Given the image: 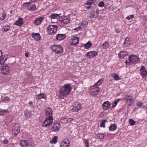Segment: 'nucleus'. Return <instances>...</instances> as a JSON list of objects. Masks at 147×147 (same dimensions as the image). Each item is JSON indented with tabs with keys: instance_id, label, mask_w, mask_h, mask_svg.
<instances>
[{
	"instance_id": "1",
	"label": "nucleus",
	"mask_w": 147,
	"mask_h": 147,
	"mask_svg": "<svg viewBox=\"0 0 147 147\" xmlns=\"http://www.w3.org/2000/svg\"><path fill=\"white\" fill-rule=\"evenodd\" d=\"M72 89L71 84H68L61 86L60 88L59 91V96L61 99V97H64L68 94Z\"/></svg>"
},
{
	"instance_id": "2",
	"label": "nucleus",
	"mask_w": 147,
	"mask_h": 147,
	"mask_svg": "<svg viewBox=\"0 0 147 147\" xmlns=\"http://www.w3.org/2000/svg\"><path fill=\"white\" fill-rule=\"evenodd\" d=\"M51 49L56 54H61L63 50V47L59 45H53Z\"/></svg>"
},
{
	"instance_id": "3",
	"label": "nucleus",
	"mask_w": 147,
	"mask_h": 147,
	"mask_svg": "<svg viewBox=\"0 0 147 147\" xmlns=\"http://www.w3.org/2000/svg\"><path fill=\"white\" fill-rule=\"evenodd\" d=\"M129 59V61L126 60L125 61V64L127 65H129L134 63H136L138 60V58L135 55H133L130 56Z\"/></svg>"
},
{
	"instance_id": "4",
	"label": "nucleus",
	"mask_w": 147,
	"mask_h": 147,
	"mask_svg": "<svg viewBox=\"0 0 147 147\" xmlns=\"http://www.w3.org/2000/svg\"><path fill=\"white\" fill-rule=\"evenodd\" d=\"M58 27L57 25H49L47 29L48 34L50 35H54L56 32Z\"/></svg>"
},
{
	"instance_id": "5",
	"label": "nucleus",
	"mask_w": 147,
	"mask_h": 147,
	"mask_svg": "<svg viewBox=\"0 0 147 147\" xmlns=\"http://www.w3.org/2000/svg\"><path fill=\"white\" fill-rule=\"evenodd\" d=\"M10 68L8 65L7 64H3L1 67V72L4 75L8 74L10 71Z\"/></svg>"
},
{
	"instance_id": "6",
	"label": "nucleus",
	"mask_w": 147,
	"mask_h": 147,
	"mask_svg": "<svg viewBox=\"0 0 147 147\" xmlns=\"http://www.w3.org/2000/svg\"><path fill=\"white\" fill-rule=\"evenodd\" d=\"M79 41V38L76 36H72L69 40V43L72 45L76 46L78 45Z\"/></svg>"
},
{
	"instance_id": "7",
	"label": "nucleus",
	"mask_w": 147,
	"mask_h": 147,
	"mask_svg": "<svg viewBox=\"0 0 147 147\" xmlns=\"http://www.w3.org/2000/svg\"><path fill=\"white\" fill-rule=\"evenodd\" d=\"M53 118L46 117V118L42 124V126L45 127H47L50 126L53 123Z\"/></svg>"
},
{
	"instance_id": "8",
	"label": "nucleus",
	"mask_w": 147,
	"mask_h": 147,
	"mask_svg": "<svg viewBox=\"0 0 147 147\" xmlns=\"http://www.w3.org/2000/svg\"><path fill=\"white\" fill-rule=\"evenodd\" d=\"M93 87L90 89V92L92 95H96L98 94L100 91V88L98 86H92Z\"/></svg>"
},
{
	"instance_id": "9",
	"label": "nucleus",
	"mask_w": 147,
	"mask_h": 147,
	"mask_svg": "<svg viewBox=\"0 0 147 147\" xmlns=\"http://www.w3.org/2000/svg\"><path fill=\"white\" fill-rule=\"evenodd\" d=\"M98 54V53L95 51H92L88 52L86 55V57L88 58H91L96 57Z\"/></svg>"
},
{
	"instance_id": "10",
	"label": "nucleus",
	"mask_w": 147,
	"mask_h": 147,
	"mask_svg": "<svg viewBox=\"0 0 147 147\" xmlns=\"http://www.w3.org/2000/svg\"><path fill=\"white\" fill-rule=\"evenodd\" d=\"M72 111L74 112H77L81 108L82 105L80 103H74L73 105Z\"/></svg>"
},
{
	"instance_id": "11",
	"label": "nucleus",
	"mask_w": 147,
	"mask_h": 147,
	"mask_svg": "<svg viewBox=\"0 0 147 147\" xmlns=\"http://www.w3.org/2000/svg\"><path fill=\"white\" fill-rule=\"evenodd\" d=\"M140 73L142 77L146 79L147 77V71L144 66H142L140 69Z\"/></svg>"
},
{
	"instance_id": "12",
	"label": "nucleus",
	"mask_w": 147,
	"mask_h": 147,
	"mask_svg": "<svg viewBox=\"0 0 147 147\" xmlns=\"http://www.w3.org/2000/svg\"><path fill=\"white\" fill-rule=\"evenodd\" d=\"M20 125L19 123H16L13 126V131L15 135H17L20 131Z\"/></svg>"
},
{
	"instance_id": "13",
	"label": "nucleus",
	"mask_w": 147,
	"mask_h": 147,
	"mask_svg": "<svg viewBox=\"0 0 147 147\" xmlns=\"http://www.w3.org/2000/svg\"><path fill=\"white\" fill-rule=\"evenodd\" d=\"M73 119L71 118H68L66 117H63L61 118L59 122L61 123H68L72 121Z\"/></svg>"
},
{
	"instance_id": "14",
	"label": "nucleus",
	"mask_w": 147,
	"mask_h": 147,
	"mask_svg": "<svg viewBox=\"0 0 147 147\" xmlns=\"http://www.w3.org/2000/svg\"><path fill=\"white\" fill-rule=\"evenodd\" d=\"M46 117L53 118V111L50 108H48L45 109Z\"/></svg>"
},
{
	"instance_id": "15",
	"label": "nucleus",
	"mask_w": 147,
	"mask_h": 147,
	"mask_svg": "<svg viewBox=\"0 0 147 147\" xmlns=\"http://www.w3.org/2000/svg\"><path fill=\"white\" fill-rule=\"evenodd\" d=\"M70 18L68 16H66L62 17L60 16L59 21H62L63 23L64 24H67L70 21Z\"/></svg>"
},
{
	"instance_id": "16",
	"label": "nucleus",
	"mask_w": 147,
	"mask_h": 147,
	"mask_svg": "<svg viewBox=\"0 0 147 147\" xmlns=\"http://www.w3.org/2000/svg\"><path fill=\"white\" fill-rule=\"evenodd\" d=\"M99 11H93L89 13V17L91 18H96L99 15Z\"/></svg>"
},
{
	"instance_id": "17",
	"label": "nucleus",
	"mask_w": 147,
	"mask_h": 147,
	"mask_svg": "<svg viewBox=\"0 0 147 147\" xmlns=\"http://www.w3.org/2000/svg\"><path fill=\"white\" fill-rule=\"evenodd\" d=\"M8 57L7 55H3L0 57V65H2L7 60Z\"/></svg>"
},
{
	"instance_id": "18",
	"label": "nucleus",
	"mask_w": 147,
	"mask_h": 147,
	"mask_svg": "<svg viewBox=\"0 0 147 147\" xmlns=\"http://www.w3.org/2000/svg\"><path fill=\"white\" fill-rule=\"evenodd\" d=\"M65 34H58L56 36V39L57 40L60 41L64 39L66 37Z\"/></svg>"
},
{
	"instance_id": "19",
	"label": "nucleus",
	"mask_w": 147,
	"mask_h": 147,
	"mask_svg": "<svg viewBox=\"0 0 147 147\" xmlns=\"http://www.w3.org/2000/svg\"><path fill=\"white\" fill-rule=\"evenodd\" d=\"M60 125L59 123H56L53 125L51 128V130L53 131H57L60 128Z\"/></svg>"
},
{
	"instance_id": "20",
	"label": "nucleus",
	"mask_w": 147,
	"mask_h": 147,
	"mask_svg": "<svg viewBox=\"0 0 147 147\" xmlns=\"http://www.w3.org/2000/svg\"><path fill=\"white\" fill-rule=\"evenodd\" d=\"M69 141L67 140H65L61 142V147H69Z\"/></svg>"
},
{
	"instance_id": "21",
	"label": "nucleus",
	"mask_w": 147,
	"mask_h": 147,
	"mask_svg": "<svg viewBox=\"0 0 147 147\" xmlns=\"http://www.w3.org/2000/svg\"><path fill=\"white\" fill-rule=\"evenodd\" d=\"M111 105L110 103L108 101H105L103 103L102 107L104 110L108 109Z\"/></svg>"
},
{
	"instance_id": "22",
	"label": "nucleus",
	"mask_w": 147,
	"mask_h": 147,
	"mask_svg": "<svg viewBox=\"0 0 147 147\" xmlns=\"http://www.w3.org/2000/svg\"><path fill=\"white\" fill-rule=\"evenodd\" d=\"M31 36L32 38L36 41L39 40L40 38V36L38 33H32Z\"/></svg>"
},
{
	"instance_id": "23",
	"label": "nucleus",
	"mask_w": 147,
	"mask_h": 147,
	"mask_svg": "<svg viewBox=\"0 0 147 147\" xmlns=\"http://www.w3.org/2000/svg\"><path fill=\"white\" fill-rule=\"evenodd\" d=\"M44 18L40 17L35 20L33 23L36 25H39L41 24Z\"/></svg>"
},
{
	"instance_id": "24",
	"label": "nucleus",
	"mask_w": 147,
	"mask_h": 147,
	"mask_svg": "<svg viewBox=\"0 0 147 147\" xmlns=\"http://www.w3.org/2000/svg\"><path fill=\"white\" fill-rule=\"evenodd\" d=\"M46 97V95L43 93H40L36 95V98L37 100L45 99Z\"/></svg>"
},
{
	"instance_id": "25",
	"label": "nucleus",
	"mask_w": 147,
	"mask_h": 147,
	"mask_svg": "<svg viewBox=\"0 0 147 147\" xmlns=\"http://www.w3.org/2000/svg\"><path fill=\"white\" fill-rule=\"evenodd\" d=\"M124 99L129 103H131L133 101V98L131 96L127 95L125 96Z\"/></svg>"
},
{
	"instance_id": "26",
	"label": "nucleus",
	"mask_w": 147,
	"mask_h": 147,
	"mask_svg": "<svg viewBox=\"0 0 147 147\" xmlns=\"http://www.w3.org/2000/svg\"><path fill=\"white\" fill-rule=\"evenodd\" d=\"M60 17V16L59 14L55 13L51 14L50 16V18L51 19H56L57 20V19H59V20Z\"/></svg>"
},
{
	"instance_id": "27",
	"label": "nucleus",
	"mask_w": 147,
	"mask_h": 147,
	"mask_svg": "<svg viewBox=\"0 0 147 147\" xmlns=\"http://www.w3.org/2000/svg\"><path fill=\"white\" fill-rule=\"evenodd\" d=\"M23 23V19L22 18H20L15 23L16 25L19 26H21Z\"/></svg>"
},
{
	"instance_id": "28",
	"label": "nucleus",
	"mask_w": 147,
	"mask_h": 147,
	"mask_svg": "<svg viewBox=\"0 0 147 147\" xmlns=\"http://www.w3.org/2000/svg\"><path fill=\"white\" fill-rule=\"evenodd\" d=\"M128 55L127 52L126 51H121L119 54V56L120 58H123Z\"/></svg>"
},
{
	"instance_id": "29",
	"label": "nucleus",
	"mask_w": 147,
	"mask_h": 147,
	"mask_svg": "<svg viewBox=\"0 0 147 147\" xmlns=\"http://www.w3.org/2000/svg\"><path fill=\"white\" fill-rule=\"evenodd\" d=\"M104 79L103 78L100 79L96 83H95L93 85V86H98L101 85L102 82H103Z\"/></svg>"
},
{
	"instance_id": "30",
	"label": "nucleus",
	"mask_w": 147,
	"mask_h": 147,
	"mask_svg": "<svg viewBox=\"0 0 147 147\" xmlns=\"http://www.w3.org/2000/svg\"><path fill=\"white\" fill-rule=\"evenodd\" d=\"M88 25V23L83 22L79 24V26L81 29H84L86 28Z\"/></svg>"
},
{
	"instance_id": "31",
	"label": "nucleus",
	"mask_w": 147,
	"mask_h": 147,
	"mask_svg": "<svg viewBox=\"0 0 147 147\" xmlns=\"http://www.w3.org/2000/svg\"><path fill=\"white\" fill-rule=\"evenodd\" d=\"M20 145L22 147H27L28 146V142L25 140H22L20 142Z\"/></svg>"
},
{
	"instance_id": "32",
	"label": "nucleus",
	"mask_w": 147,
	"mask_h": 147,
	"mask_svg": "<svg viewBox=\"0 0 147 147\" xmlns=\"http://www.w3.org/2000/svg\"><path fill=\"white\" fill-rule=\"evenodd\" d=\"M94 2L93 0H88L86 3V7L87 9H90L91 7V5Z\"/></svg>"
},
{
	"instance_id": "33",
	"label": "nucleus",
	"mask_w": 147,
	"mask_h": 147,
	"mask_svg": "<svg viewBox=\"0 0 147 147\" xmlns=\"http://www.w3.org/2000/svg\"><path fill=\"white\" fill-rule=\"evenodd\" d=\"M117 128V126L115 124L111 125L109 127V130L111 131H113L115 130Z\"/></svg>"
},
{
	"instance_id": "34",
	"label": "nucleus",
	"mask_w": 147,
	"mask_h": 147,
	"mask_svg": "<svg viewBox=\"0 0 147 147\" xmlns=\"http://www.w3.org/2000/svg\"><path fill=\"white\" fill-rule=\"evenodd\" d=\"M92 44L90 41H89L88 42L84 44V47L85 49H88L92 46Z\"/></svg>"
},
{
	"instance_id": "35",
	"label": "nucleus",
	"mask_w": 147,
	"mask_h": 147,
	"mask_svg": "<svg viewBox=\"0 0 147 147\" xmlns=\"http://www.w3.org/2000/svg\"><path fill=\"white\" fill-rule=\"evenodd\" d=\"M97 136L98 140L100 141L104 138V135L102 133H99L97 135Z\"/></svg>"
},
{
	"instance_id": "36",
	"label": "nucleus",
	"mask_w": 147,
	"mask_h": 147,
	"mask_svg": "<svg viewBox=\"0 0 147 147\" xmlns=\"http://www.w3.org/2000/svg\"><path fill=\"white\" fill-rule=\"evenodd\" d=\"M111 76L114 78L115 80H120V78L118 75L115 73L114 74H112Z\"/></svg>"
},
{
	"instance_id": "37",
	"label": "nucleus",
	"mask_w": 147,
	"mask_h": 147,
	"mask_svg": "<svg viewBox=\"0 0 147 147\" xmlns=\"http://www.w3.org/2000/svg\"><path fill=\"white\" fill-rule=\"evenodd\" d=\"M10 28V26L7 25H6L3 26V31L5 32H6L8 31Z\"/></svg>"
},
{
	"instance_id": "38",
	"label": "nucleus",
	"mask_w": 147,
	"mask_h": 147,
	"mask_svg": "<svg viewBox=\"0 0 147 147\" xmlns=\"http://www.w3.org/2000/svg\"><path fill=\"white\" fill-rule=\"evenodd\" d=\"M109 46V44L108 42L105 41L102 44V47L104 49H107Z\"/></svg>"
},
{
	"instance_id": "39",
	"label": "nucleus",
	"mask_w": 147,
	"mask_h": 147,
	"mask_svg": "<svg viewBox=\"0 0 147 147\" xmlns=\"http://www.w3.org/2000/svg\"><path fill=\"white\" fill-rule=\"evenodd\" d=\"M57 137L55 136L50 141V142L51 144H55L57 142Z\"/></svg>"
},
{
	"instance_id": "40",
	"label": "nucleus",
	"mask_w": 147,
	"mask_h": 147,
	"mask_svg": "<svg viewBox=\"0 0 147 147\" xmlns=\"http://www.w3.org/2000/svg\"><path fill=\"white\" fill-rule=\"evenodd\" d=\"M107 121V120H105L102 121L100 124V127H101L105 128V123Z\"/></svg>"
},
{
	"instance_id": "41",
	"label": "nucleus",
	"mask_w": 147,
	"mask_h": 147,
	"mask_svg": "<svg viewBox=\"0 0 147 147\" xmlns=\"http://www.w3.org/2000/svg\"><path fill=\"white\" fill-rule=\"evenodd\" d=\"M120 100L117 99V100L115 101L113 103V104L112 105L111 107V108H114L115 107L117 106V104L119 102Z\"/></svg>"
},
{
	"instance_id": "42",
	"label": "nucleus",
	"mask_w": 147,
	"mask_h": 147,
	"mask_svg": "<svg viewBox=\"0 0 147 147\" xmlns=\"http://www.w3.org/2000/svg\"><path fill=\"white\" fill-rule=\"evenodd\" d=\"M129 122L130 125L132 126L135 124L136 122L132 119H130L129 120Z\"/></svg>"
},
{
	"instance_id": "43",
	"label": "nucleus",
	"mask_w": 147,
	"mask_h": 147,
	"mask_svg": "<svg viewBox=\"0 0 147 147\" xmlns=\"http://www.w3.org/2000/svg\"><path fill=\"white\" fill-rule=\"evenodd\" d=\"M8 112L7 110H4L0 111V115H5Z\"/></svg>"
},
{
	"instance_id": "44",
	"label": "nucleus",
	"mask_w": 147,
	"mask_h": 147,
	"mask_svg": "<svg viewBox=\"0 0 147 147\" xmlns=\"http://www.w3.org/2000/svg\"><path fill=\"white\" fill-rule=\"evenodd\" d=\"M24 115L26 117H29L31 116V113L29 111L26 112L24 113Z\"/></svg>"
},
{
	"instance_id": "45",
	"label": "nucleus",
	"mask_w": 147,
	"mask_h": 147,
	"mask_svg": "<svg viewBox=\"0 0 147 147\" xmlns=\"http://www.w3.org/2000/svg\"><path fill=\"white\" fill-rule=\"evenodd\" d=\"M134 15L133 14L131 15L128 16L126 18V19L129 20L132 19L133 18H134Z\"/></svg>"
},
{
	"instance_id": "46",
	"label": "nucleus",
	"mask_w": 147,
	"mask_h": 147,
	"mask_svg": "<svg viewBox=\"0 0 147 147\" xmlns=\"http://www.w3.org/2000/svg\"><path fill=\"white\" fill-rule=\"evenodd\" d=\"M84 142L85 144V147H89V143L88 140H84Z\"/></svg>"
},
{
	"instance_id": "47",
	"label": "nucleus",
	"mask_w": 147,
	"mask_h": 147,
	"mask_svg": "<svg viewBox=\"0 0 147 147\" xmlns=\"http://www.w3.org/2000/svg\"><path fill=\"white\" fill-rule=\"evenodd\" d=\"M36 8L35 5H31L29 8V9L30 10L34 11Z\"/></svg>"
},
{
	"instance_id": "48",
	"label": "nucleus",
	"mask_w": 147,
	"mask_h": 147,
	"mask_svg": "<svg viewBox=\"0 0 147 147\" xmlns=\"http://www.w3.org/2000/svg\"><path fill=\"white\" fill-rule=\"evenodd\" d=\"M6 16V14L5 13H3L2 16L0 18V20L2 21L4 20Z\"/></svg>"
},
{
	"instance_id": "49",
	"label": "nucleus",
	"mask_w": 147,
	"mask_h": 147,
	"mask_svg": "<svg viewBox=\"0 0 147 147\" xmlns=\"http://www.w3.org/2000/svg\"><path fill=\"white\" fill-rule=\"evenodd\" d=\"M31 2L27 3H25L23 4V6L25 7H28L30 5Z\"/></svg>"
},
{
	"instance_id": "50",
	"label": "nucleus",
	"mask_w": 147,
	"mask_h": 147,
	"mask_svg": "<svg viewBox=\"0 0 147 147\" xmlns=\"http://www.w3.org/2000/svg\"><path fill=\"white\" fill-rule=\"evenodd\" d=\"M104 3L102 1H101L98 4V6L100 7H104Z\"/></svg>"
},
{
	"instance_id": "51",
	"label": "nucleus",
	"mask_w": 147,
	"mask_h": 147,
	"mask_svg": "<svg viewBox=\"0 0 147 147\" xmlns=\"http://www.w3.org/2000/svg\"><path fill=\"white\" fill-rule=\"evenodd\" d=\"M143 105V103L142 102L140 101H138L137 103V106L139 107H141Z\"/></svg>"
},
{
	"instance_id": "52",
	"label": "nucleus",
	"mask_w": 147,
	"mask_h": 147,
	"mask_svg": "<svg viewBox=\"0 0 147 147\" xmlns=\"http://www.w3.org/2000/svg\"><path fill=\"white\" fill-rule=\"evenodd\" d=\"M130 39L129 38L127 37L126 38L124 42V44L125 45L126 42H130Z\"/></svg>"
},
{
	"instance_id": "53",
	"label": "nucleus",
	"mask_w": 147,
	"mask_h": 147,
	"mask_svg": "<svg viewBox=\"0 0 147 147\" xmlns=\"http://www.w3.org/2000/svg\"><path fill=\"white\" fill-rule=\"evenodd\" d=\"M115 31L117 33H119L121 32V30L119 28H116L115 29Z\"/></svg>"
},
{
	"instance_id": "54",
	"label": "nucleus",
	"mask_w": 147,
	"mask_h": 147,
	"mask_svg": "<svg viewBox=\"0 0 147 147\" xmlns=\"http://www.w3.org/2000/svg\"><path fill=\"white\" fill-rule=\"evenodd\" d=\"M9 100V98L8 97L6 96L3 99L4 101H8Z\"/></svg>"
},
{
	"instance_id": "55",
	"label": "nucleus",
	"mask_w": 147,
	"mask_h": 147,
	"mask_svg": "<svg viewBox=\"0 0 147 147\" xmlns=\"http://www.w3.org/2000/svg\"><path fill=\"white\" fill-rule=\"evenodd\" d=\"M8 142V141L7 140L5 139L3 140V143L4 144H7Z\"/></svg>"
},
{
	"instance_id": "56",
	"label": "nucleus",
	"mask_w": 147,
	"mask_h": 147,
	"mask_svg": "<svg viewBox=\"0 0 147 147\" xmlns=\"http://www.w3.org/2000/svg\"><path fill=\"white\" fill-rule=\"evenodd\" d=\"M80 29H81L80 28V26H79V27H77L74 29V30H75L78 31V30H79Z\"/></svg>"
},
{
	"instance_id": "57",
	"label": "nucleus",
	"mask_w": 147,
	"mask_h": 147,
	"mask_svg": "<svg viewBox=\"0 0 147 147\" xmlns=\"http://www.w3.org/2000/svg\"><path fill=\"white\" fill-rule=\"evenodd\" d=\"M25 56L26 57H30V56H29V53H27V52H26V53L25 54Z\"/></svg>"
},
{
	"instance_id": "58",
	"label": "nucleus",
	"mask_w": 147,
	"mask_h": 147,
	"mask_svg": "<svg viewBox=\"0 0 147 147\" xmlns=\"http://www.w3.org/2000/svg\"><path fill=\"white\" fill-rule=\"evenodd\" d=\"M143 108L146 111V113H147V106H145L143 107Z\"/></svg>"
},
{
	"instance_id": "59",
	"label": "nucleus",
	"mask_w": 147,
	"mask_h": 147,
	"mask_svg": "<svg viewBox=\"0 0 147 147\" xmlns=\"http://www.w3.org/2000/svg\"><path fill=\"white\" fill-rule=\"evenodd\" d=\"M129 45V42H126L125 45H124L125 47H127Z\"/></svg>"
},
{
	"instance_id": "60",
	"label": "nucleus",
	"mask_w": 147,
	"mask_h": 147,
	"mask_svg": "<svg viewBox=\"0 0 147 147\" xmlns=\"http://www.w3.org/2000/svg\"><path fill=\"white\" fill-rule=\"evenodd\" d=\"M3 55L2 53V51L0 50V57L1 56Z\"/></svg>"
},
{
	"instance_id": "61",
	"label": "nucleus",
	"mask_w": 147,
	"mask_h": 147,
	"mask_svg": "<svg viewBox=\"0 0 147 147\" xmlns=\"http://www.w3.org/2000/svg\"><path fill=\"white\" fill-rule=\"evenodd\" d=\"M33 103V102H32V101H30L29 103H28V104H29V105H31Z\"/></svg>"
},
{
	"instance_id": "62",
	"label": "nucleus",
	"mask_w": 147,
	"mask_h": 147,
	"mask_svg": "<svg viewBox=\"0 0 147 147\" xmlns=\"http://www.w3.org/2000/svg\"><path fill=\"white\" fill-rule=\"evenodd\" d=\"M30 0L31 1V2H34L36 1V0Z\"/></svg>"
},
{
	"instance_id": "63",
	"label": "nucleus",
	"mask_w": 147,
	"mask_h": 147,
	"mask_svg": "<svg viewBox=\"0 0 147 147\" xmlns=\"http://www.w3.org/2000/svg\"><path fill=\"white\" fill-rule=\"evenodd\" d=\"M145 20L146 21H147V18H146V17H145Z\"/></svg>"
},
{
	"instance_id": "64",
	"label": "nucleus",
	"mask_w": 147,
	"mask_h": 147,
	"mask_svg": "<svg viewBox=\"0 0 147 147\" xmlns=\"http://www.w3.org/2000/svg\"><path fill=\"white\" fill-rule=\"evenodd\" d=\"M51 22L55 23V22H53V21H52Z\"/></svg>"
}]
</instances>
